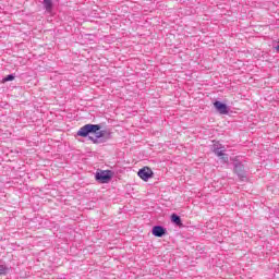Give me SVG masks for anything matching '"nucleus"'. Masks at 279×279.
Wrapping results in <instances>:
<instances>
[{"label": "nucleus", "mask_w": 279, "mask_h": 279, "mask_svg": "<svg viewBox=\"0 0 279 279\" xmlns=\"http://www.w3.org/2000/svg\"><path fill=\"white\" fill-rule=\"evenodd\" d=\"M113 175L114 173L111 170H97L95 179L100 184H108Z\"/></svg>", "instance_id": "1"}, {"label": "nucleus", "mask_w": 279, "mask_h": 279, "mask_svg": "<svg viewBox=\"0 0 279 279\" xmlns=\"http://www.w3.org/2000/svg\"><path fill=\"white\" fill-rule=\"evenodd\" d=\"M97 130H101V126L98 124H86L77 131V136L86 138L88 134H93V132H97Z\"/></svg>", "instance_id": "2"}, {"label": "nucleus", "mask_w": 279, "mask_h": 279, "mask_svg": "<svg viewBox=\"0 0 279 279\" xmlns=\"http://www.w3.org/2000/svg\"><path fill=\"white\" fill-rule=\"evenodd\" d=\"M137 175L138 178H141V180H144V182H147V180H149L150 178H154V171L150 170L149 167H144L138 170Z\"/></svg>", "instance_id": "3"}, {"label": "nucleus", "mask_w": 279, "mask_h": 279, "mask_svg": "<svg viewBox=\"0 0 279 279\" xmlns=\"http://www.w3.org/2000/svg\"><path fill=\"white\" fill-rule=\"evenodd\" d=\"M214 107L219 112V114H228V106L221 101L214 102Z\"/></svg>", "instance_id": "4"}, {"label": "nucleus", "mask_w": 279, "mask_h": 279, "mask_svg": "<svg viewBox=\"0 0 279 279\" xmlns=\"http://www.w3.org/2000/svg\"><path fill=\"white\" fill-rule=\"evenodd\" d=\"M92 134H95V137L89 136V140L93 141L94 143H97V138H104V136H106V134L108 133L99 129V130H96V132H92Z\"/></svg>", "instance_id": "5"}, {"label": "nucleus", "mask_w": 279, "mask_h": 279, "mask_svg": "<svg viewBox=\"0 0 279 279\" xmlns=\"http://www.w3.org/2000/svg\"><path fill=\"white\" fill-rule=\"evenodd\" d=\"M154 236H162L165 234V228L157 226L153 228Z\"/></svg>", "instance_id": "6"}, {"label": "nucleus", "mask_w": 279, "mask_h": 279, "mask_svg": "<svg viewBox=\"0 0 279 279\" xmlns=\"http://www.w3.org/2000/svg\"><path fill=\"white\" fill-rule=\"evenodd\" d=\"M171 221L173 223H175L177 226H182V219L180 218V216L172 214L171 215Z\"/></svg>", "instance_id": "7"}, {"label": "nucleus", "mask_w": 279, "mask_h": 279, "mask_svg": "<svg viewBox=\"0 0 279 279\" xmlns=\"http://www.w3.org/2000/svg\"><path fill=\"white\" fill-rule=\"evenodd\" d=\"M216 156H218L219 158H221L222 160H225V162H228V155H225L221 150L219 149H215L214 150Z\"/></svg>", "instance_id": "8"}, {"label": "nucleus", "mask_w": 279, "mask_h": 279, "mask_svg": "<svg viewBox=\"0 0 279 279\" xmlns=\"http://www.w3.org/2000/svg\"><path fill=\"white\" fill-rule=\"evenodd\" d=\"M44 5L47 12H51V8H53V3L51 2V0H44Z\"/></svg>", "instance_id": "9"}, {"label": "nucleus", "mask_w": 279, "mask_h": 279, "mask_svg": "<svg viewBox=\"0 0 279 279\" xmlns=\"http://www.w3.org/2000/svg\"><path fill=\"white\" fill-rule=\"evenodd\" d=\"M9 268L5 266H0V276H5L8 274Z\"/></svg>", "instance_id": "10"}, {"label": "nucleus", "mask_w": 279, "mask_h": 279, "mask_svg": "<svg viewBox=\"0 0 279 279\" xmlns=\"http://www.w3.org/2000/svg\"><path fill=\"white\" fill-rule=\"evenodd\" d=\"M13 80H14V75L10 74L2 80V83L5 84V82H13Z\"/></svg>", "instance_id": "11"}, {"label": "nucleus", "mask_w": 279, "mask_h": 279, "mask_svg": "<svg viewBox=\"0 0 279 279\" xmlns=\"http://www.w3.org/2000/svg\"><path fill=\"white\" fill-rule=\"evenodd\" d=\"M277 49L279 50V46L277 47Z\"/></svg>", "instance_id": "12"}]
</instances>
